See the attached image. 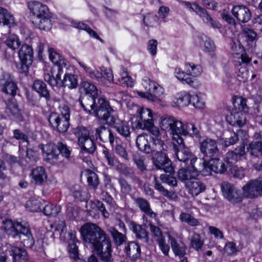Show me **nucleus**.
<instances>
[{
    "label": "nucleus",
    "instance_id": "13d9d810",
    "mask_svg": "<svg viewBox=\"0 0 262 262\" xmlns=\"http://www.w3.org/2000/svg\"><path fill=\"white\" fill-rule=\"evenodd\" d=\"M6 44L9 48L14 50L20 46V41L17 36L11 35L7 38Z\"/></svg>",
    "mask_w": 262,
    "mask_h": 262
},
{
    "label": "nucleus",
    "instance_id": "a878e982",
    "mask_svg": "<svg viewBox=\"0 0 262 262\" xmlns=\"http://www.w3.org/2000/svg\"><path fill=\"white\" fill-rule=\"evenodd\" d=\"M174 74L176 77L183 82L189 84L190 86L196 88L200 85V83L195 78L188 76L187 72H184L180 68L175 69Z\"/></svg>",
    "mask_w": 262,
    "mask_h": 262
},
{
    "label": "nucleus",
    "instance_id": "69168bd1",
    "mask_svg": "<svg viewBox=\"0 0 262 262\" xmlns=\"http://www.w3.org/2000/svg\"><path fill=\"white\" fill-rule=\"evenodd\" d=\"M237 77L238 80L243 82H245L248 80L249 72L246 67H241L238 69Z\"/></svg>",
    "mask_w": 262,
    "mask_h": 262
},
{
    "label": "nucleus",
    "instance_id": "6e6d98bb",
    "mask_svg": "<svg viewBox=\"0 0 262 262\" xmlns=\"http://www.w3.org/2000/svg\"><path fill=\"white\" fill-rule=\"evenodd\" d=\"M158 17L154 14H148L143 17V21L145 26L153 27L158 24Z\"/></svg>",
    "mask_w": 262,
    "mask_h": 262
},
{
    "label": "nucleus",
    "instance_id": "7c9ffc66",
    "mask_svg": "<svg viewBox=\"0 0 262 262\" xmlns=\"http://www.w3.org/2000/svg\"><path fill=\"white\" fill-rule=\"evenodd\" d=\"M6 112L9 116L13 117L18 121L23 120L21 110L18 108L16 100L12 99L7 103Z\"/></svg>",
    "mask_w": 262,
    "mask_h": 262
},
{
    "label": "nucleus",
    "instance_id": "39448f33",
    "mask_svg": "<svg viewBox=\"0 0 262 262\" xmlns=\"http://www.w3.org/2000/svg\"><path fill=\"white\" fill-rule=\"evenodd\" d=\"M73 133L78 138L81 147L80 157L88 164L91 162L89 155L93 154L96 148L93 140L90 137L89 131L84 126H77L73 129Z\"/></svg>",
    "mask_w": 262,
    "mask_h": 262
},
{
    "label": "nucleus",
    "instance_id": "b1692460",
    "mask_svg": "<svg viewBox=\"0 0 262 262\" xmlns=\"http://www.w3.org/2000/svg\"><path fill=\"white\" fill-rule=\"evenodd\" d=\"M95 136L102 142H109L112 145L114 144L115 138L113 133L103 125H100L96 128Z\"/></svg>",
    "mask_w": 262,
    "mask_h": 262
},
{
    "label": "nucleus",
    "instance_id": "58836bf2",
    "mask_svg": "<svg viewBox=\"0 0 262 262\" xmlns=\"http://www.w3.org/2000/svg\"><path fill=\"white\" fill-rule=\"evenodd\" d=\"M1 23L10 27L14 24V18L6 9L0 7V24Z\"/></svg>",
    "mask_w": 262,
    "mask_h": 262
},
{
    "label": "nucleus",
    "instance_id": "2f4dec72",
    "mask_svg": "<svg viewBox=\"0 0 262 262\" xmlns=\"http://www.w3.org/2000/svg\"><path fill=\"white\" fill-rule=\"evenodd\" d=\"M134 202L140 209L146 215L151 218L156 217L157 214L151 210L150 204L147 200L143 198L138 197L135 199Z\"/></svg>",
    "mask_w": 262,
    "mask_h": 262
},
{
    "label": "nucleus",
    "instance_id": "3c124183",
    "mask_svg": "<svg viewBox=\"0 0 262 262\" xmlns=\"http://www.w3.org/2000/svg\"><path fill=\"white\" fill-rule=\"evenodd\" d=\"M191 95L186 92H183L179 95L176 103L179 107L187 106L191 103Z\"/></svg>",
    "mask_w": 262,
    "mask_h": 262
},
{
    "label": "nucleus",
    "instance_id": "bb28decb",
    "mask_svg": "<svg viewBox=\"0 0 262 262\" xmlns=\"http://www.w3.org/2000/svg\"><path fill=\"white\" fill-rule=\"evenodd\" d=\"M31 178L36 185H43L47 180L45 168L42 166H38L33 169L31 171Z\"/></svg>",
    "mask_w": 262,
    "mask_h": 262
},
{
    "label": "nucleus",
    "instance_id": "2eb2a0df",
    "mask_svg": "<svg viewBox=\"0 0 262 262\" xmlns=\"http://www.w3.org/2000/svg\"><path fill=\"white\" fill-rule=\"evenodd\" d=\"M0 86L3 92L12 96L16 95L18 89L17 84L13 78L7 72H3L0 77Z\"/></svg>",
    "mask_w": 262,
    "mask_h": 262
},
{
    "label": "nucleus",
    "instance_id": "f3484780",
    "mask_svg": "<svg viewBox=\"0 0 262 262\" xmlns=\"http://www.w3.org/2000/svg\"><path fill=\"white\" fill-rule=\"evenodd\" d=\"M243 193L245 197L254 199L262 194V181H250L243 187Z\"/></svg>",
    "mask_w": 262,
    "mask_h": 262
},
{
    "label": "nucleus",
    "instance_id": "bf43d9fd",
    "mask_svg": "<svg viewBox=\"0 0 262 262\" xmlns=\"http://www.w3.org/2000/svg\"><path fill=\"white\" fill-rule=\"evenodd\" d=\"M241 133H242V131L241 130H239L236 133L234 132L233 133V135L230 138L222 139V144L224 145L225 147L234 145L239 140L238 135Z\"/></svg>",
    "mask_w": 262,
    "mask_h": 262
},
{
    "label": "nucleus",
    "instance_id": "f03ea898",
    "mask_svg": "<svg viewBox=\"0 0 262 262\" xmlns=\"http://www.w3.org/2000/svg\"><path fill=\"white\" fill-rule=\"evenodd\" d=\"M28 6L34 25L40 30L49 31L52 26L53 14L50 12L48 6L35 1L30 2Z\"/></svg>",
    "mask_w": 262,
    "mask_h": 262
},
{
    "label": "nucleus",
    "instance_id": "a211bd4d",
    "mask_svg": "<svg viewBox=\"0 0 262 262\" xmlns=\"http://www.w3.org/2000/svg\"><path fill=\"white\" fill-rule=\"evenodd\" d=\"M69 121L70 120L60 117L56 113H51L48 117L50 126L60 133H64L68 130L70 125Z\"/></svg>",
    "mask_w": 262,
    "mask_h": 262
},
{
    "label": "nucleus",
    "instance_id": "c03bdc74",
    "mask_svg": "<svg viewBox=\"0 0 262 262\" xmlns=\"http://www.w3.org/2000/svg\"><path fill=\"white\" fill-rule=\"evenodd\" d=\"M39 198H31L26 203V208L31 212H37L41 210V202Z\"/></svg>",
    "mask_w": 262,
    "mask_h": 262
},
{
    "label": "nucleus",
    "instance_id": "de8ad7c7",
    "mask_svg": "<svg viewBox=\"0 0 262 262\" xmlns=\"http://www.w3.org/2000/svg\"><path fill=\"white\" fill-rule=\"evenodd\" d=\"M172 172H165V173L161 174L160 178L162 182L172 187H176L178 185V181L172 174Z\"/></svg>",
    "mask_w": 262,
    "mask_h": 262
},
{
    "label": "nucleus",
    "instance_id": "e433bc0d",
    "mask_svg": "<svg viewBox=\"0 0 262 262\" xmlns=\"http://www.w3.org/2000/svg\"><path fill=\"white\" fill-rule=\"evenodd\" d=\"M209 161L211 164V169L214 173L222 174L227 171V167L219 158L214 157L210 159Z\"/></svg>",
    "mask_w": 262,
    "mask_h": 262
},
{
    "label": "nucleus",
    "instance_id": "f704fd0d",
    "mask_svg": "<svg viewBox=\"0 0 262 262\" xmlns=\"http://www.w3.org/2000/svg\"><path fill=\"white\" fill-rule=\"evenodd\" d=\"M247 152L254 157L262 155V141H252L247 147Z\"/></svg>",
    "mask_w": 262,
    "mask_h": 262
},
{
    "label": "nucleus",
    "instance_id": "680f3d73",
    "mask_svg": "<svg viewBox=\"0 0 262 262\" xmlns=\"http://www.w3.org/2000/svg\"><path fill=\"white\" fill-rule=\"evenodd\" d=\"M103 154H104V157L107 161L108 164L110 166L114 167L117 169L118 166L121 163L119 162V161L117 159H116L114 156H112V155L108 151L106 150H103Z\"/></svg>",
    "mask_w": 262,
    "mask_h": 262
},
{
    "label": "nucleus",
    "instance_id": "ddd939ff",
    "mask_svg": "<svg viewBox=\"0 0 262 262\" xmlns=\"http://www.w3.org/2000/svg\"><path fill=\"white\" fill-rule=\"evenodd\" d=\"M18 54L21 64V68L24 72H28L34 58L32 47L26 43H23L19 50Z\"/></svg>",
    "mask_w": 262,
    "mask_h": 262
},
{
    "label": "nucleus",
    "instance_id": "20e7f679",
    "mask_svg": "<svg viewBox=\"0 0 262 262\" xmlns=\"http://www.w3.org/2000/svg\"><path fill=\"white\" fill-rule=\"evenodd\" d=\"M81 234L86 244L92 246H112L109 236L100 227L92 223H86L81 228Z\"/></svg>",
    "mask_w": 262,
    "mask_h": 262
},
{
    "label": "nucleus",
    "instance_id": "cd10ccee",
    "mask_svg": "<svg viewBox=\"0 0 262 262\" xmlns=\"http://www.w3.org/2000/svg\"><path fill=\"white\" fill-rule=\"evenodd\" d=\"M33 89L39 94L40 97L44 98L47 102L51 100L50 91L43 81L38 79L34 80Z\"/></svg>",
    "mask_w": 262,
    "mask_h": 262
},
{
    "label": "nucleus",
    "instance_id": "4c0bfd02",
    "mask_svg": "<svg viewBox=\"0 0 262 262\" xmlns=\"http://www.w3.org/2000/svg\"><path fill=\"white\" fill-rule=\"evenodd\" d=\"M71 24L72 26L76 28L86 31L91 36L94 37V38L98 39L101 42L103 41V40L100 38L97 33L91 29V28L86 24L73 20L71 21Z\"/></svg>",
    "mask_w": 262,
    "mask_h": 262
},
{
    "label": "nucleus",
    "instance_id": "f257e3e1",
    "mask_svg": "<svg viewBox=\"0 0 262 262\" xmlns=\"http://www.w3.org/2000/svg\"><path fill=\"white\" fill-rule=\"evenodd\" d=\"M79 102L87 114H94L100 122L111 120L106 116L109 111H112V108L106 99L97 96L85 95L79 99Z\"/></svg>",
    "mask_w": 262,
    "mask_h": 262
},
{
    "label": "nucleus",
    "instance_id": "72a5a7b5",
    "mask_svg": "<svg viewBox=\"0 0 262 262\" xmlns=\"http://www.w3.org/2000/svg\"><path fill=\"white\" fill-rule=\"evenodd\" d=\"M184 167L179 169L177 173L179 179L182 181L193 180L197 176L196 172L193 171L190 165L184 166Z\"/></svg>",
    "mask_w": 262,
    "mask_h": 262
},
{
    "label": "nucleus",
    "instance_id": "423d86ee",
    "mask_svg": "<svg viewBox=\"0 0 262 262\" xmlns=\"http://www.w3.org/2000/svg\"><path fill=\"white\" fill-rule=\"evenodd\" d=\"M63 73L61 67H57V72L56 73H46L44 74V79L53 88L54 87H67L70 89H75L78 86L77 79L75 75L72 74H66L63 79L61 80V76Z\"/></svg>",
    "mask_w": 262,
    "mask_h": 262
},
{
    "label": "nucleus",
    "instance_id": "dca6fc26",
    "mask_svg": "<svg viewBox=\"0 0 262 262\" xmlns=\"http://www.w3.org/2000/svg\"><path fill=\"white\" fill-rule=\"evenodd\" d=\"M152 160L153 163L157 169H162L165 172L174 171L171 161L164 152L157 151L154 155Z\"/></svg>",
    "mask_w": 262,
    "mask_h": 262
},
{
    "label": "nucleus",
    "instance_id": "f8f14e48",
    "mask_svg": "<svg viewBox=\"0 0 262 262\" xmlns=\"http://www.w3.org/2000/svg\"><path fill=\"white\" fill-rule=\"evenodd\" d=\"M201 154L203 155V159L209 161L210 159L216 157L219 154L216 141L207 138L204 140L200 145Z\"/></svg>",
    "mask_w": 262,
    "mask_h": 262
},
{
    "label": "nucleus",
    "instance_id": "9b49d317",
    "mask_svg": "<svg viewBox=\"0 0 262 262\" xmlns=\"http://www.w3.org/2000/svg\"><path fill=\"white\" fill-rule=\"evenodd\" d=\"M154 123L152 112L149 108H140L138 115L133 122V126L136 129H145V127H150Z\"/></svg>",
    "mask_w": 262,
    "mask_h": 262
},
{
    "label": "nucleus",
    "instance_id": "8fccbe9b",
    "mask_svg": "<svg viewBox=\"0 0 262 262\" xmlns=\"http://www.w3.org/2000/svg\"><path fill=\"white\" fill-rule=\"evenodd\" d=\"M243 31L247 42L253 43L257 39V33L253 29L246 27L243 28Z\"/></svg>",
    "mask_w": 262,
    "mask_h": 262
},
{
    "label": "nucleus",
    "instance_id": "6ab92c4d",
    "mask_svg": "<svg viewBox=\"0 0 262 262\" xmlns=\"http://www.w3.org/2000/svg\"><path fill=\"white\" fill-rule=\"evenodd\" d=\"M15 235L14 238H16L17 241H20L23 246H33L34 244L35 241L27 222H24L22 229L15 233Z\"/></svg>",
    "mask_w": 262,
    "mask_h": 262
},
{
    "label": "nucleus",
    "instance_id": "603ef678",
    "mask_svg": "<svg viewBox=\"0 0 262 262\" xmlns=\"http://www.w3.org/2000/svg\"><path fill=\"white\" fill-rule=\"evenodd\" d=\"M184 133H182V136H186L190 135L192 137H195L196 138L200 137L199 130L195 127L194 125L192 123L184 124Z\"/></svg>",
    "mask_w": 262,
    "mask_h": 262
},
{
    "label": "nucleus",
    "instance_id": "7ed1b4c3",
    "mask_svg": "<svg viewBox=\"0 0 262 262\" xmlns=\"http://www.w3.org/2000/svg\"><path fill=\"white\" fill-rule=\"evenodd\" d=\"M28 6L34 25L40 30L49 31L52 26L53 14L50 12L48 6L35 1L30 2Z\"/></svg>",
    "mask_w": 262,
    "mask_h": 262
},
{
    "label": "nucleus",
    "instance_id": "4468645a",
    "mask_svg": "<svg viewBox=\"0 0 262 262\" xmlns=\"http://www.w3.org/2000/svg\"><path fill=\"white\" fill-rule=\"evenodd\" d=\"M221 190L225 198L232 203H239L242 200L240 190L233 184L227 182H223L221 185Z\"/></svg>",
    "mask_w": 262,
    "mask_h": 262
},
{
    "label": "nucleus",
    "instance_id": "6e6552de",
    "mask_svg": "<svg viewBox=\"0 0 262 262\" xmlns=\"http://www.w3.org/2000/svg\"><path fill=\"white\" fill-rule=\"evenodd\" d=\"M182 4L189 11L195 12L202 20L206 24L214 29H220L222 25L217 20H214L204 8L200 6L195 3H190L186 1L182 2Z\"/></svg>",
    "mask_w": 262,
    "mask_h": 262
},
{
    "label": "nucleus",
    "instance_id": "412c9836",
    "mask_svg": "<svg viewBox=\"0 0 262 262\" xmlns=\"http://www.w3.org/2000/svg\"><path fill=\"white\" fill-rule=\"evenodd\" d=\"M231 12L237 20L243 23H247L251 18V12L246 6L238 5L234 6Z\"/></svg>",
    "mask_w": 262,
    "mask_h": 262
},
{
    "label": "nucleus",
    "instance_id": "5fc2aeb1",
    "mask_svg": "<svg viewBox=\"0 0 262 262\" xmlns=\"http://www.w3.org/2000/svg\"><path fill=\"white\" fill-rule=\"evenodd\" d=\"M74 199L77 201H86L89 199L88 193L81 187H78L73 192Z\"/></svg>",
    "mask_w": 262,
    "mask_h": 262
},
{
    "label": "nucleus",
    "instance_id": "5701e85b",
    "mask_svg": "<svg viewBox=\"0 0 262 262\" xmlns=\"http://www.w3.org/2000/svg\"><path fill=\"white\" fill-rule=\"evenodd\" d=\"M185 186L188 192L192 196H196L206 189L205 184L195 178L193 180L188 181L185 184Z\"/></svg>",
    "mask_w": 262,
    "mask_h": 262
},
{
    "label": "nucleus",
    "instance_id": "c756f323",
    "mask_svg": "<svg viewBox=\"0 0 262 262\" xmlns=\"http://www.w3.org/2000/svg\"><path fill=\"white\" fill-rule=\"evenodd\" d=\"M49 58L51 61L55 65L50 73L57 72V67H66L67 64L62 56L57 53L53 48H49Z\"/></svg>",
    "mask_w": 262,
    "mask_h": 262
},
{
    "label": "nucleus",
    "instance_id": "0eeeda50",
    "mask_svg": "<svg viewBox=\"0 0 262 262\" xmlns=\"http://www.w3.org/2000/svg\"><path fill=\"white\" fill-rule=\"evenodd\" d=\"M160 127L172 136L177 143L182 142V133H184V123L171 116H164L161 118Z\"/></svg>",
    "mask_w": 262,
    "mask_h": 262
},
{
    "label": "nucleus",
    "instance_id": "37998d69",
    "mask_svg": "<svg viewBox=\"0 0 262 262\" xmlns=\"http://www.w3.org/2000/svg\"><path fill=\"white\" fill-rule=\"evenodd\" d=\"M185 68L188 76H192L191 78H195L200 75L202 72V69L200 66L195 65L192 63H185Z\"/></svg>",
    "mask_w": 262,
    "mask_h": 262
},
{
    "label": "nucleus",
    "instance_id": "4d7b16f0",
    "mask_svg": "<svg viewBox=\"0 0 262 262\" xmlns=\"http://www.w3.org/2000/svg\"><path fill=\"white\" fill-rule=\"evenodd\" d=\"M116 170L126 177L131 178L135 174V171L133 168L121 163L119 164Z\"/></svg>",
    "mask_w": 262,
    "mask_h": 262
},
{
    "label": "nucleus",
    "instance_id": "864d4df0",
    "mask_svg": "<svg viewBox=\"0 0 262 262\" xmlns=\"http://www.w3.org/2000/svg\"><path fill=\"white\" fill-rule=\"evenodd\" d=\"M180 220L183 222L187 223L190 226H195L199 224L198 220L191 216L190 214L182 212L180 215Z\"/></svg>",
    "mask_w": 262,
    "mask_h": 262
},
{
    "label": "nucleus",
    "instance_id": "79ce46f5",
    "mask_svg": "<svg viewBox=\"0 0 262 262\" xmlns=\"http://www.w3.org/2000/svg\"><path fill=\"white\" fill-rule=\"evenodd\" d=\"M111 247H105L104 249L103 247H94V250L102 260L107 261L111 256Z\"/></svg>",
    "mask_w": 262,
    "mask_h": 262
},
{
    "label": "nucleus",
    "instance_id": "1a4fd4ad",
    "mask_svg": "<svg viewBox=\"0 0 262 262\" xmlns=\"http://www.w3.org/2000/svg\"><path fill=\"white\" fill-rule=\"evenodd\" d=\"M114 110L109 111L108 114L106 115V117H110L111 120H102L101 122L103 124H106L110 126H113L115 130L122 137L128 140L130 137V126L128 122L124 120H116L113 115Z\"/></svg>",
    "mask_w": 262,
    "mask_h": 262
},
{
    "label": "nucleus",
    "instance_id": "c9c22d12",
    "mask_svg": "<svg viewBox=\"0 0 262 262\" xmlns=\"http://www.w3.org/2000/svg\"><path fill=\"white\" fill-rule=\"evenodd\" d=\"M108 231L113 237L115 245L117 246H121L126 244L127 237L125 234L119 232L113 227H110Z\"/></svg>",
    "mask_w": 262,
    "mask_h": 262
},
{
    "label": "nucleus",
    "instance_id": "09e8293b",
    "mask_svg": "<svg viewBox=\"0 0 262 262\" xmlns=\"http://www.w3.org/2000/svg\"><path fill=\"white\" fill-rule=\"evenodd\" d=\"M149 140V141H152L155 144H156V140L154 137H151V136L144 134L139 135L136 139V143L137 147L140 150H141L142 147H143V145L145 143H148V141Z\"/></svg>",
    "mask_w": 262,
    "mask_h": 262
},
{
    "label": "nucleus",
    "instance_id": "e2e57ef3",
    "mask_svg": "<svg viewBox=\"0 0 262 262\" xmlns=\"http://www.w3.org/2000/svg\"><path fill=\"white\" fill-rule=\"evenodd\" d=\"M231 175L235 178L242 179L245 176L244 170L236 165L232 166L230 169Z\"/></svg>",
    "mask_w": 262,
    "mask_h": 262
},
{
    "label": "nucleus",
    "instance_id": "a18cd8bd",
    "mask_svg": "<svg viewBox=\"0 0 262 262\" xmlns=\"http://www.w3.org/2000/svg\"><path fill=\"white\" fill-rule=\"evenodd\" d=\"M42 211L47 216H55L60 212V207L55 204H48L43 208Z\"/></svg>",
    "mask_w": 262,
    "mask_h": 262
},
{
    "label": "nucleus",
    "instance_id": "338daca9",
    "mask_svg": "<svg viewBox=\"0 0 262 262\" xmlns=\"http://www.w3.org/2000/svg\"><path fill=\"white\" fill-rule=\"evenodd\" d=\"M118 80L121 84H124L128 87H132L133 86L132 79L128 76V74L126 71H123L121 73V77L118 79Z\"/></svg>",
    "mask_w": 262,
    "mask_h": 262
},
{
    "label": "nucleus",
    "instance_id": "473e14b6",
    "mask_svg": "<svg viewBox=\"0 0 262 262\" xmlns=\"http://www.w3.org/2000/svg\"><path fill=\"white\" fill-rule=\"evenodd\" d=\"M130 229L135 234L136 237L143 241L144 242L147 243L148 241V233L146 230L138 224H137L133 221L129 223Z\"/></svg>",
    "mask_w": 262,
    "mask_h": 262
},
{
    "label": "nucleus",
    "instance_id": "aec40b11",
    "mask_svg": "<svg viewBox=\"0 0 262 262\" xmlns=\"http://www.w3.org/2000/svg\"><path fill=\"white\" fill-rule=\"evenodd\" d=\"M42 150L46 160L52 164H55L59 159L58 142L57 144H48L46 145Z\"/></svg>",
    "mask_w": 262,
    "mask_h": 262
},
{
    "label": "nucleus",
    "instance_id": "a19ab883",
    "mask_svg": "<svg viewBox=\"0 0 262 262\" xmlns=\"http://www.w3.org/2000/svg\"><path fill=\"white\" fill-rule=\"evenodd\" d=\"M88 185L94 189H97L99 184V180L97 174L92 170L87 169L85 171Z\"/></svg>",
    "mask_w": 262,
    "mask_h": 262
},
{
    "label": "nucleus",
    "instance_id": "052dcab7",
    "mask_svg": "<svg viewBox=\"0 0 262 262\" xmlns=\"http://www.w3.org/2000/svg\"><path fill=\"white\" fill-rule=\"evenodd\" d=\"M154 184L155 189L159 191L162 195L168 198H172L173 194V192L165 189L156 177L155 178Z\"/></svg>",
    "mask_w": 262,
    "mask_h": 262
},
{
    "label": "nucleus",
    "instance_id": "49530a36",
    "mask_svg": "<svg viewBox=\"0 0 262 262\" xmlns=\"http://www.w3.org/2000/svg\"><path fill=\"white\" fill-rule=\"evenodd\" d=\"M149 227L151 232L158 241L159 246H165L164 237L161 229L155 225L149 224Z\"/></svg>",
    "mask_w": 262,
    "mask_h": 262
},
{
    "label": "nucleus",
    "instance_id": "9d476101",
    "mask_svg": "<svg viewBox=\"0 0 262 262\" xmlns=\"http://www.w3.org/2000/svg\"><path fill=\"white\" fill-rule=\"evenodd\" d=\"M173 143V148L177 159L184 164V166L190 165L193 164L194 160L196 159L195 157L189 149L184 144L183 139L181 143Z\"/></svg>",
    "mask_w": 262,
    "mask_h": 262
},
{
    "label": "nucleus",
    "instance_id": "c85d7f7f",
    "mask_svg": "<svg viewBox=\"0 0 262 262\" xmlns=\"http://www.w3.org/2000/svg\"><path fill=\"white\" fill-rule=\"evenodd\" d=\"M24 222H12L11 220L3 221V228L6 232L12 237H14L15 234L22 229V226Z\"/></svg>",
    "mask_w": 262,
    "mask_h": 262
},
{
    "label": "nucleus",
    "instance_id": "4be33fe9",
    "mask_svg": "<svg viewBox=\"0 0 262 262\" xmlns=\"http://www.w3.org/2000/svg\"><path fill=\"white\" fill-rule=\"evenodd\" d=\"M226 120L232 126L242 127L246 124V118L243 111L234 110L227 116Z\"/></svg>",
    "mask_w": 262,
    "mask_h": 262
},
{
    "label": "nucleus",
    "instance_id": "ea45409f",
    "mask_svg": "<svg viewBox=\"0 0 262 262\" xmlns=\"http://www.w3.org/2000/svg\"><path fill=\"white\" fill-rule=\"evenodd\" d=\"M81 89L83 90L85 95L98 96L96 86L89 81H83L80 83Z\"/></svg>",
    "mask_w": 262,
    "mask_h": 262
},
{
    "label": "nucleus",
    "instance_id": "0e129e2a",
    "mask_svg": "<svg viewBox=\"0 0 262 262\" xmlns=\"http://www.w3.org/2000/svg\"><path fill=\"white\" fill-rule=\"evenodd\" d=\"M207 161L208 160H205L203 159L198 160L196 158V159L194 160L193 164H190V165L193 171L196 172V176H198V173L202 170L204 164H205V162H207Z\"/></svg>",
    "mask_w": 262,
    "mask_h": 262
},
{
    "label": "nucleus",
    "instance_id": "774afa93",
    "mask_svg": "<svg viewBox=\"0 0 262 262\" xmlns=\"http://www.w3.org/2000/svg\"><path fill=\"white\" fill-rule=\"evenodd\" d=\"M190 104L198 109H203L205 107V102L197 95H191Z\"/></svg>",
    "mask_w": 262,
    "mask_h": 262
},
{
    "label": "nucleus",
    "instance_id": "393cba45",
    "mask_svg": "<svg viewBox=\"0 0 262 262\" xmlns=\"http://www.w3.org/2000/svg\"><path fill=\"white\" fill-rule=\"evenodd\" d=\"M8 250L14 262H26L28 259L27 253L22 247H10Z\"/></svg>",
    "mask_w": 262,
    "mask_h": 262
}]
</instances>
